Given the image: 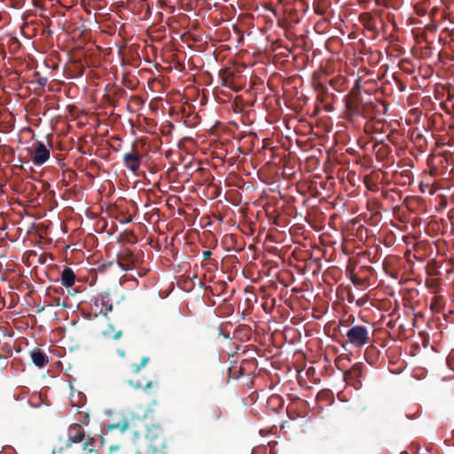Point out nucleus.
<instances>
[{
  "mask_svg": "<svg viewBox=\"0 0 454 454\" xmlns=\"http://www.w3.org/2000/svg\"><path fill=\"white\" fill-rule=\"evenodd\" d=\"M279 192V200L271 199L265 207V212L270 221L275 225H281L283 221L284 200Z\"/></svg>",
  "mask_w": 454,
  "mask_h": 454,
  "instance_id": "f257e3e1",
  "label": "nucleus"
},
{
  "mask_svg": "<svg viewBox=\"0 0 454 454\" xmlns=\"http://www.w3.org/2000/svg\"><path fill=\"white\" fill-rule=\"evenodd\" d=\"M348 342L356 347H363L367 343L369 338L368 330L362 325H356L347 333Z\"/></svg>",
  "mask_w": 454,
  "mask_h": 454,
  "instance_id": "f03ea898",
  "label": "nucleus"
},
{
  "mask_svg": "<svg viewBox=\"0 0 454 454\" xmlns=\"http://www.w3.org/2000/svg\"><path fill=\"white\" fill-rule=\"evenodd\" d=\"M282 239L278 237V234L274 233L272 230H270L266 238V249L269 254H275L284 262V254H283V247H279L278 246L281 244Z\"/></svg>",
  "mask_w": 454,
  "mask_h": 454,
  "instance_id": "7ed1b4c3",
  "label": "nucleus"
},
{
  "mask_svg": "<svg viewBox=\"0 0 454 454\" xmlns=\"http://www.w3.org/2000/svg\"><path fill=\"white\" fill-rule=\"evenodd\" d=\"M142 155L137 150V142L132 144V151L123 155V164L132 172H137L141 165Z\"/></svg>",
  "mask_w": 454,
  "mask_h": 454,
  "instance_id": "20e7f679",
  "label": "nucleus"
},
{
  "mask_svg": "<svg viewBox=\"0 0 454 454\" xmlns=\"http://www.w3.org/2000/svg\"><path fill=\"white\" fill-rule=\"evenodd\" d=\"M117 262L123 270H129L138 262V258L131 250L124 248L118 254Z\"/></svg>",
  "mask_w": 454,
  "mask_h": 454,
  "instance_id": "39448f33",
  "label": "nucleus"
},
{
  "mask_svg": "<svg viewBox=\"0 0 454 454\" xmlns=\"http://www.w3.org/2000/svg\"><path fill=\"white\" fill-rule=\"evenodd\" d=\"M85 439V432L82 427L78 424H72L67 430L66 447H71L74 443H80Z\"/></svg>",
  "mask_w": 454,
  "mask_h": 454,
  "instance_id": "423d86ee",
  "label": "nucleus"
},
{
  "mask_svg": "<svg viewBox=\"0 0 454 454\" xmlns=\"http://www.w3.org/2000/svg\"><path fill=\"white\" fill-rule=\"evenodd\" d=\"M50 157V151L46 148V146L41 143L38 142L35 144L32 157V161L36 166H41L43 163L46 162V160Z\"/></svg>",
  "mask_w": 454,
  "mask_h": 454,
  "instance_id": "0eeeda50",
  "label": "nucleus"
},
{
  "mask_svg": "<svg viewBox=\"0 0 454 454\" xmlns=\"http://www.w3.org/2000/svg\"><path fill=\"white\" fill-rule=\"evenodd\" d=\"M30 357L33 364L39 368H43L49 363L48 356L41 348H38L33 349L30 352Z\"/></svg>",
  "mask_w": 454,
  "mask_h": 454,
  "instance_id": "6e6552de",
  "label": "nucleus"
},
{
  "mask_svg": "<svg viewBox=\"0 0 454 454\" xmlns=\"http://www.w3.org/2000/svg\"><path fill=\"white\" fill-rule=\"evenodd\" d=\"M278 298L272 295L269 296L265 301V308L270 307L272 310L276 311L280 317L284 315V307L282 305V294H278Z\"/></svg>",
  "mask_w": 454,
  "mask_h": 454,
  "instance_id": "1a4fd4ad",
  "label": "nucleus"
},
{
  "mask_svg": "<svg viewBox=\"0 0 454 454\" xmlns=\"http://www.w3.org/2000/svg\"><path fill=\"white\" fill-rule=\"evenodd\" d=\"M91 309H95V316L98 314H103L106 317L109 312L113 309L112 303H109L107 301L104 300H95L93 304L91 305Z\"/></svg>",
  "mask_w": 454,
  "mask_h": 454,
  "instance_id": "9d476101",
  "label": "nucleus"
},
{
  "mask_svg": "<svg viewBox=\"0 0 454 454\" xmlns=\"http://www.w3.org/2000/svg\"><path fill=\"white\" fill-rule=\"evenodd\" d=\"M284 405V400L282 396L278 394H273L271 395L267 401V407L269 411H272L273 413H279L280 410L282 409Z\"/></svg>",
  "mask_w": 454,
  "mask_h": 454,
  "instance_id": "9b49d317",
  "label": "nucleus"
},
{
  "mask_svg": "<svg viewBox=\"0 0 454 454\" xmlns=\"http://www.w3.org/2000/svg\"><path fill=\"white\" fill-rule=\"evenodd\" d=\"M76 280V276L71 268L66 267L61 272V284L67 288L72 287Z\"/></svg>",
  "mask_w": 454,
  "mask_h": 454,
  "instance_id": "f8f14e48",
  "label": "nucleus"
},
{
  "mask_svg": "<svg viewBox=\"0 0 454 454\" xmlns=\"http://www.w3.org/2000/svg\"><path fill=\"white\" fill-rule=\"evenodd\" d=\"M281 49H282L281 39L277 38L276 40H273L272 45H271V50L275 53L274 54V61L279 65L284 64V60L282 59V56H281L282 52L280 51Z\"/></svg>",
  "mask_w": 454,
  "mask_h": 454,
  "instance_id": "ddd939ff",
  "label": "nucleus"
},
{
  "mask_svg": "<svg viewBox=\"0 0 454 454\" xmlns=\"http://www.w3.org/2000/svg\"><path fill=\"white\" fill-rule=\"evenodd\" d=\"M102 334L106 338L118 340L122 335V332L121 330L115 331L113 325H109L107 328L102 332Z\"/></svg>",
  "mask_w": 454,
  "mask_h": 454,
  "instance_id": "4468645a",
  "label": "nucleus"
},
{
  "mask_svg": "<svg viewBox=\"0 0 454 454\" xmlns=\"http://www.w3.org/2000/svg\"><path fill=\"white\" fill-rule=\"evenodd\" d=\"M82 449L84 450V454H98V451L91 448L90 445L94 442V439L92 437L88 436L84 439Z\"/></svg>",
  "mask_w": 454,
  "mask_h": 454,
  "instance_id": "2eb2a0df",
  "label": "nucleus"
},
{
  "mask_svg": "<svg viewBox=\"0 0 454 454\" xmlns=\"http://www.w3.org/2000/svg\"><path fill=\"white\" fill-rule=\"evenodd\" d=\"M129 385L132 386L136 389L143 388L145 392H148L149 389L153 387L157 382H153L152 380H149L145 387L139 382H134L133 380L129 381Z\"/></svg>",
  "mask_w": 454,
  "mask_h": 454,
  "instance_id": "dca6fc26",
  "label": "nucleus"
},
{
  "mask_svg": "<svg viewBox=\"0 0 454 454\" xmlns=\"http://www.w3.org/2000/svg\"><path fill=\"white\" fill-rule=\"evenodd\" d=\"M272 340L276 346L282 347L284 344V333L276 329L272 333Z\"/></svg>",
  "mask_w": 454,
  "mask_h": 454,
  "instance_id": "f3484780",
  "label": "nucleus"
},
{
  "mask_svg": "<svg viewBox=\"0 0 454 454\" xmlns=\"http://www.w3.org/2000/svg\"><path fill=\"white\" fill-rule=\"evenodd\" d=\"M149 362V357L144 356L142 357L139 364H133L131 365L132 372L134 373H138L142 368H144Z\"/></svg>",
  "mask_w": 454,
  "mask_h": 454,
  "instance_id": "a211bd4d",
  "label": "nucleus"
},
{
  "mask_svg": "<svg viewBox=\"0 0 454 454\" xmlns=\"http://www.w3.org/2000/svg\"><path fill=\"white\" fill-rule=\"evenodd\" d=\"M109 429H119L121 432H124L129 427V421L127 419H124L119 423L116 424H111L109 425Z\"/></svg>",
  "mask_w": 454,
  "mask_h": 454,
  "instance_id": "6ab92c4d",
  "label": "nucleus"
},
{
  "mask_svg": "<svg viewBox=\"0 0 454 454\" xmlns=\"http://www.w3.org/2000/svg\"><path fill=\"white\" fill-rule=\"evenodd\" d=\"M269 105L277 110H281V98L279 95H274L273 98L269 97Z\"/></svg>",
  "mask_w": 454,
  "mask_h": 454,
  "instance_id": "aec40b11",
  "label": "nucleus"
},
{
  "mask_svg": "<svg viewBox=\"0 0 454 454\" xmlns=\"http://www.w3.org/2000/svg\"><path fill=\"white\" fill-rule=\"evenodd\" d=\"M278 445L277 441H270L266 450H269L270 454H278L281 451V448H278Z\"/></svg>",
  "mask_w": 454,
  "mask_h": 454,
  "instance_id": "412c9836",
  "label": "nucleus"
},
{
  "mask_svg": "<svg viewBox=\"0 0 454 454\" xmlns=\"http://www.w3.org/2000/svg\"><path fill=\"white\" fill-rule=\"evenodd\" d=\"M159 450L156 446L154 447H148L145 451L137 450V454H158Z\"/></svg>",
  "mask_w": 454,
  "mask_h": 454,
  "instance_id": "4be33fe9",
  "label": "nucleus"
},
{
  "mask_svg": "<svg viewBox=\"0 0 454 454\" xmlns=\"http://www.w3.org/2000/svg\"><path fill=\"white\" fill-rule=\"evenodd\" d=\"M273 13L277 18L278 26L280 27H284V20L281 18V12L274 9Z\"/></svg>",
  "mask_w": 454,
  "mask_h": 454,
  "instance_id": "5701e85b",
  "label": "nucleus"
},
{
  "mask_svg": "<svg viewBox=\"0 0 454 454\" xmlns=\"http://www.w3.org/2000/svg\"><path fill=\"white\" fill-rule=\"evenodd\" d=\"M211 255H212L211 251L207 250V251L203 252L202 257H203L204 260H207V259H209L211 257Z\"/></svg>",
  "mask_w": 454,
  "mask_h": 454,
  "instance_id": "b1692460",
  "label": "nucleus"
},
{
  "mask_svg": "<svg viewBox=\"0 0 454 454\" xmlns=\"http://www.w3.org/2000/svg\"><path fill=\"white\" fill-rule=\"evenodd\" d=\"M137 448L136 447H131L129 448L125 454H137Z\"/></svg>",
  "mask_w": 454,
  "mask_h": 454,
  "instance_id": "393cba45",
  "label": "nucleus"
},
{
  "mask_svg": "<svg viewBox=\"0 0 454 454\" xmlns=\"http://www.w3.org/2000/svg\"><path fill=\"white\" fill-rule=\"evenodd\" d=\"M276 276H277V278H278V281L280 283V284H283L284 283V278H282L281 276V271H278L276 273Z\"/></svg>",
  "mask_w": 454,
  "mask_h": 454,
  "instance_id": "a878e982",
  "label": "nucleus"
},
{
  "mask_svg": "<svg viewBox=\"0 0 454 454\" xmlns=\"http://www.w3.org/2000/svg\"><path fill=\"white\" fill-rule=\"evenodd\" d=\"M82 422L86 425H88L89 423V414L87 412L84 414V419L82 420Z\"/></svg>",
  "mask_w": 454,
  "mask_h": 454,
  "instance_id": "bb28decb",
  "label": "nucleus"
},
{
  "mask_svg": "<svg viewBox=\"0 0 454 454\" xmlns=\"http://www.w3.org/2000/svg\"><path fill=\"white\" fill-rule=\"evenodd\" d=\"M47 80L45 78L40 79L39 83L43 86L46 84Z\"/></svg>",
  "mask_w": 454,
  "mask_h": 454,
  "instance_id": "cd10ccee",
  "label": "nucleus"
},
{
  "mask_svg": "<svg viewBox=\"0 0 454 454\" xmlns=\"http://www.w3.org/2000/svg\"><path fill=\"white\" fill-rule=\"evenodd\" d=\"M145 273H146V270H141L138 272V275H139L140 277H143V276H145Z\"/></svg>",
  "mask_w": 454,
  "mask_h": 454,
  "instance_id": "c85d7f7f",
  "label": "nucleus"
},
{
  "mask_svg": "<svg viewBox=\"0 0 454 454\" xmlns=\"http://www.w3.org/2000/svg\"><path fill=\"white\" fill-rule=\"evenodd\" d=\"M117 352H118V354H119L121 356H122V357L125 356V352H124L123 350H120V349H118V350H117Z\"/></svg>",
  "mask_w": 454,
  "mask_h": 454,
  "instance_id": "c756f323",
  "label": "nucleus"
},
{
  "mask_svg": "<svg viewBox=\"0 0 454 454\" xmlns=\"http://www.w3.org/2000/svg\"><path fill=\"white\" fill-rule=\"evenodd\" d=\"M220 416H221L220 411H215V417H216V418H220Z\"/></svg>",
  "mask_w": 454,
  "mask_h": 454,
  "instance_id": "7c9ffc66",
  "label": "nucleus"
},
{
  "mask_svg": "<svg viewBox=\"0 0 454 454\" xmlns=\"http://www.w3.org/2000/svg\"><path fill=\"white\" fill-rule=\"evenodd\" d=\"M82 406H83V404H82V405H77V412L82 413V411H80V410H79V409H80L81 407H82Z\"/></svg>",
  "mask_w": 454,
  "mask_h": 454,
  "instance_id": "2f4dec72",
  "label": "nucleus"
},
{
  "mask_svg": "<svg viewBox=\"0 0 454 454\" xmlns=\"http://www.w3.org/2000/svg\"><path fill=\"white\" fill-rule=\"evenodd\" d=\"M77 396H78L80 399H82V396L81 395V393H78V394H77Z\"/></svg>",
  "mask_w": 454,
  "mask_h": 454,
  "instance_id": "473e14b6",
  "label": "nucleus"
},
{
  "mask_svg": "<svg viewBox=\"0 0 454 454\" xmlns=\"http://www.w3.org/2000/svg\"><path fill=\"white\" fill-rule=\"evenodd\" d=\"M279 427H280V429H282L284 427V425L281 423Z\"/></svg>",
  "mask_w": 454,
  "mask_h": 454,
  "instance_id": "72a5a7b5",
  "label": "nucleus"
},
{
  "mask_svg": "<svg viewBox=\"0 0 454 454\" xmlns=\"http://www.w3.org/2000/svg\"><path fill=\"white\" fill-rule=\"evenodd\" d=\"M272 286H274L275 288H277V285L274 282L272 283Z\"/></svg>",
  "mask_w": 454,
  "mask_h": 454,
  "instance_id": "f704fd0d",
  "label": "nucleus"
},
{
  "mask_svg": "<svg viewBox=\"0 0 454 454\" xmlns=\"http://www.w3.org/2000/svg\"><path fill=\"white\" fill-rule=\"evenodd\" d=\"M278 1H279V3H282L283 0H278Z\"/></svg>",
  "mask_w": 454,
  "mask_h": 454,
  "instance_id": "c9c22d12",
  "label": "nucleus"
}]
</instances>
